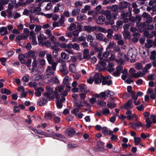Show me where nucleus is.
Masks as SVG:
<instances>
[{
    "label": "nucleus",
    "mask_w": 156,
    "mask_h": 156,
    "mask_svg": "<svg viewBox=\"0 0 156 156\" xmlns=\"http://www.w3.org/2000/svg\"><path fill=\"white\" fill-rule=\"evenodd\" d=\"M76 27V24L74 23H73L70 24L69 27L68 29L70 30H72L74 29Z\"/></svg>",
    "instance_id": "nucleus-64"
},
{
    "label": "nucleus",
    "mask_w": 156,
    "mask_h": 156,
    "mask_svg": "<svg viewBox=\"0 0 156 156\" xmlns=\"http://www.w3.org/2000/svg\"><path fill=\"white\" fill-rule=\"evenodd\" d=\"M60 71L64 75H66L68 73L67 68H60Z\"/></svg>",
    "instance_id": "nucleus-44"
},
{
    "label": "nucleus",
    "mask_w": 156,
    "mask_h": 156,
    "mask_svg": "<svg viewBox=\"0 0 156 156\" xmlns=\"http://www.w3.org/2000/svg\"><path fill=\"white\" fill-rule=\"evenodd\" d=\"M126 118L129 120H130L133 118H136V120H137V116L136 114H132V111L130 110H128L126 111Z\"/></svg>",
    "instance_id": "nucleus-10"
},
{
    "label": "nucleus",
    "mask_w": 156,
    "mask_h": 156,
    "mask_svg": "<svg viewBox=\"0 0 156 156\" xmlns=\"http://www.w3.org/2000/svg\"><path fill=\"white\" fill-rule=\"evenodd\" d=\"M66 133L68 136H72L74 134L75 131L72 128H69L66 130Z\"/></svg>",
    "instance_id": "nucleus-24"
},
{
    "label": "nucleus",
    "mask_w": 156,
    "mask_h": 156,
    "mask_svg": "<svg viewBox=\"0 0 156 156\" xmlns=\"http://www.w3.org/2000/svg\"><path fill=\"white\" fill-rule=\"evenodd\" d=\"M121 5L120 6V8L122 9H125L129 7L130 4L126 2H121Z\"/></svg>",
    "instance_id": "nucleus-28"
},
{
    "label": "nucleus",
    "mask_w": 156,
    "mask_h": 156,
    "mask_svg": "<svg viewBox=\"0 0 156 156\" xmlns=\"http://www.w3.org/2000/svg\"><path fill=\"white\" fill-rule=\"evenodd\" d=\"M113 38L115 40H119L121 39V37L120 34H116L113 36Z\"/></svg>",
    "instance_id": "nucleus-60"
},
{
    "label": "nucleus",
    "mask_w": 156,
    "mask_h": 156,
    "mask_svg": "<svg viewBox=\"0 0 156 156\" xmlns=\"http://www.w3.org/2000/svg\"><path fill=\"white\" fill-rule=\"evenodd\" d=\"M145 121L146 122V126H147V127H149L151 126L152 122L148 118H145Z\"/></svg>",
    "instance_id": "nucleus-47"
},
{
    "label": "nucleus",
    "mask_w": 156,
    "mask_h": 156,
    "mask_svg": "<svg viewBox=\"0 0 156 156\" xmlns=\"http://www.w3.org/2000/svg\"><path fill=\"white\" fill-rule=\"evenodd\" d=\"M71 78L68 76H66L63 79V83L64 84L68 83L70 80H71Z\"/></svg>",
    "instance_id": "nucleus-46"
},
{
    "label": "nucleus",
    "mask_w": 156,
    "mask_h": 156,
    "mask_svg": "<svg viewBox=\"0 0 156 156\" xmlns=\"http://www.w3.org/2000/svg\"><path fill=\"white\" fill-rule=\"evenodd\" d=\"M54 113L51 111L46 112L44 115L45 118L48 120L50 119L51 118L54 117Z\"/></svg>",
    "instance_id": "nucleus-15"
},
{
    "label": "nucleus",
    "mask_w": 156,
    "mask_h": 156,
    "mask_svg": "<svg viewBox=\"0 0 156 156\" xmlns=\"http://www.w3.org/2000/svg\"><path fill=\"white\" fill-rule=\"evenodd\" d=\"M101 13L105 16L106 20L109 21L107 22V24H109L112 25L114 23V20L116 18L115 14L111 13L110 11L108 10H102Z\"/></svg>",
    "instance_id": "nucleus-3"
},
{
    "label": "nucleus",
    "mask_w": 156,
    "mask_h": 156,
    "mask_svg": "<svg viewBox=\"0 0 156 156\" xmlns=\"http://www.w3.org/2000/svg\"><path fill=\"white\" fill-rule=\"evenodd\" d=\"M61 55L62 58L65 60H67L69 58V55L65 52H62L61 54Z\"/></svg>",
    "instance_id": "nucleus-38"
},
{
    "label": "nucleus",
    "mask_w": 156,
    "mask_h": 156,
    "mask_svg": "<svg viewBox=\"0 0 156 156\" xmlns=\"http://www.w3.org/2000/svg\"><path fill=\"white\" fill-rule=\"evenodd\" d=\"M66 21L65 17L63 16H61L60 18L58 21V22L60 24V26H63L64 22Z\"/></svg>",
    "instance_id": "nucleus-35"
},
{
    "label": "nucleus",
    "mask_w": 156,
    "mask_h": 156,
    "mask_svg": "<svg viewBox=\"0 0 156 156\" xmlns=\"http://www.w3.org/2000/svg\"><path fill=\"white\" fill-rule=\"evenodd\" d=\"M46 38L44 37V35L41 34L40 33V35L38 37V39L39 42V44L40 45H42V44H43V40Z\"/></svg>",
    "instance_id": "nucleus-20"
},
{
    "label": "nucleus",
    "mask_w": 156,
    "mask_h": 156,
    "mask_svg": "<svg viewBox=\"0 0 156 156\" xmlns=\"http://www.w3.org/2000/svg\"><path fill=\"white\" fill-rule=\"evenodd\" d=\"M96 38L98 41H102L104 37V35L101 33H99L96 34Z\"/></svg>",
    "instance_id": "nucleus-31"
},
{
    "label": "nucleus",
    "mask_w": 156,
    "mask_h": 156,
    "mask_svg": "<svg viewBox=\"0 0 156 156\" xmlns=\"http://www.w3.org/2000/svg\"><path fill=\"white\" fill-rule=\"evenodd\" d=\"M114 63L112 62H109L108 65L107 67V69L108 72H111L115 70V68H113L114 66Z\"/></svg>",
    "instance_id": "nucleus-17"
},
{
    "label": "nucleus",
    "mask_w": 156,
    "mask_h": 156,
    "mask_svg": "<svg viewBox=\"0 0 156 156\" xmlns=\"http://www.w3.org/2000/svg\"><path fill=\"white\" fill-rule=\"evenodd\" d=\"M73 48L75 50L79 51L80 49L79 45L76 43H74L73 44Z\"/></svg>",
    "instance_id": "nucleus-54"
},
{
    "label": "nucleus",
    "mask_w": 156,
    "mask_h": 156,
    "mask_svg": "<svg viewBox=\"0 0 156 156\" xmlns=\"http://www.w3.org/2000/svg\"><path fill=\"white\" fill-rule=\"evenodd\" d=\"M46 57L48 63L52 65L54 62H53V60L51 55L49 54H46Z\"/></svg>",
    "instance_id": "nucleus-30"
},
{
    "label": "nucleus",
    "mask_w": 156,
    "mask_h": 156,
    "mask_svg": "<svg viewBox=\"0 0 156 156\" xmlns=\"http://www.w3.org/2000/svg\"><path fill=\"white\" fill-rule=\"evenodd\" d=\"M26 57H31L32 58H36L35 56V52L34 51L30 50L27 53L25 54Z\"/></svg>",
    "instance_id": "nucleus-18"
},
{
    "label": "nucleus",
    "mask_w": 156,
    "mask_h": 156,
    "mask_svg": "<svg viewBox=\"0 0 156 156\" xmlns=\"http://www.w3.org/2000/svg\"><path fill=\"white\" fill-rule=\"evenodd\" d=\"M136 54V50L132 49H131L129 50L127 53V56H126L124 54L119 53L118 54V57L119 58V59H118V60H119L118 62H120L121 64H123L124 61H127L129 60V57L132 58L135 57Z\"/></svg>",
    "instance_id": "nucleus-2"
},
{
    "label": "nucleus",
    "mask_w": 156,
    "mask_h": 156,
    "mask_svg": "<svg viewBox=\"0 0 156 156\" xmlns=\"http://www.w3.org/2000/svg\"><path fill=\"white\" fill-rule=\"evenodd\" d=\"M131 94L132 96V98L133 100L134 101L137 100L138 96L137 94H136L135 92H132Z\"/></svg>",
    "instance_id": "nucleus-61"
},
{
    "label": "nucleus",
    "mask_w": 156,
    "mask_h": 156,
    "mask_svg": "<svg viewBox=\"0 0 156 156\" xmlns=\"http://www.w3.org/2000/svg\"><path fill=\"white\" fill-rule=\"evenodd\" d=\"M136 72L134 69L130 68L129 71L130 77L134 78H138L140 77H142L144 76V73L140 71H138L136 73Z\"/></svg>",
    "instance_id": "nucleus-5"
},
{
    "label": "nucleus",
    "mask_w": 156,
    "mask_h": 156,
    "mask_svg": "<svg viewBox=\"0 0 156 156\" xmlns=\"http://www.w3.org/2000/svg\"><path fill=\"white\" fill-rule=\"evenodd\" d=\"M109 54V53L107 51H105L103 54L102 55V54L101 52H99L98 54V58L101 60H103L105 61L108 62V59H107V58Z\"/></svg>",
    "instance_id": "nucleus-8"
},
{
    "label": "nucleus",
    "mask_w": 156,
    "mask_h": 156,
    "mask_svg": "<svg viewBox=\"0 0 156 156\" xmlns=\"http://www.w3.org/2000/svg\"><path fill=\"white\" fill-rule=\"evenodd\" d=\"M133 101L132 99H129L125 104L123 105V108L125 109H132L133 107V106L132 105Z\"/></svg>",
    "instance_id": "nucleus-9"
},
{
    "label": "nucleus",
    "mask_w": 156,
    "mask_h": 156,
    "mask_svg": "<svg viewBox=\"0 0 156 156\" xmlns=\"http://www.w3.org/2000/svg\"><path fill=\"white\" fill-rule=\"evenodd\" d=\"M96 26H91L90 25L84 26L83 30L86 31L88 33H91L94 31H95Z\"/></svg>",
    "instance_id": "nucleus-11"
},
{
    "label": "nucleus",
    "mask_w": 156,
    "mask_h": 156,
    "mask_svg": "<svg viewBox=\"0 0 156 156\" xmlns=\"http://www.w3.org/2000/svg\"><path fill=\"white\" fill-rule=\"evenodd\" d=\"M29 76L28 74L26 76H24L22 78V80L24 82H27L29 80Z\"/></svg>",
    "instance_id": "nucleus-63"
},
{
    "label": "nucleus",
    "mask_w": 156,
    "mask_h": 156,
    "mask_svg": "<svg viewBox=\"0 0 156 156\" xmlns=\"http://www.w3.org/2000/svg\"><path fill=\"white\" fill-rule=\"evenodd\" d=\"M129 13L128 12H123L120 15V18L121 19L127 18L128 17Z\"/></svg>",
    "instance_id": "nucleus-56"
},
{
    "label": "nucleus",
    "mask_w": 156,
    "mask_h": 156,
    "mask_svg": "<svg viewBox=\"0 0 156 156\" xmlns=\"http://www.w3.org/2000/svg\"><path fill=\"white\" fill-rule=\"evenodd\" d=\"M107 106L110 108H115L116 106V104L113 103H110L108 102Z\"/></svg>",
    "instance_id": "nucleus-59"
},
{
    "label": "nucleus",
    "mask_w": 156,
    "mask_h": 156,
    "mask_svg": "<svg viewBox=\"0 0 156 156\" xmlns=\"http://www.w3.org/2000/svg\"><path fill=\"white\" fill-rule=\"evenodd\" d=\"M53 121L55 123H59L61 121V119L59 117L54 116L53 117Z\"/></svg>",
    "instance_id": "nucleus-62"
},
{
    "label": "nucleus",
    "mask_w": 156,
    "mask_h": 156,
    "mask_svg": "<svg viewBox=\"0 0 156 156\" xmlns=\"http://www.w3.org/2000/svg\"><path fill=\"white\" fill-rule=\"evenodd\" d=\"M45 45L48 47H49L51 46V44L49 40H47L45 41L44 42H43V44H42V45L41 46H43V45Z\"/></svg>",
    "instance_id": "nucleus-57"
},
{
    "label": "nucleus",
    "mask_w": 156,
    "mask_h": 156,
    "mask_svg": "<svg viewBox=\"0 0 156 156\" xmlns=\"http://www.w3.org/2000/svg\"><path fill=\"white\" fill-rule=\"evenodd\" d=\"M110 113V111L109 110L106 108H103L102 110V113L104 115H107Z\"/></svg>",
    "instance_id": "nucleus-58"
},
{
    "label": "nucleus",
    "mask_w": 156,
    "mask_h": 156,
    "mask_svg": "<svg viewBox=\"0 0 156 156\" xmlns=\"http://www.w3.org/2000/svg\"><path fill=\"white\" fill-rule=\"evenodd\" d=\"M151 66L152 64L151 63L147 64L145 65L144 67L142 69L143 72H142L144 73V75L145 74L149 72V69Z\"/></svg>",
    "instance_id": "nucleus-16"
},
{
    "label": "nucleus",
    "mask_w": 156,
    "mask_h": 156,
    "mask_svg": "<svg viewBox=\"0 0 156 156\" xmlns=\"http://www.w3.org/2000/svg\"><path fill=\"white\" fill-rule=\"evenodd\" d=\"M102 80V84L103 85H106L109 86L112 83V81L111 80V77L109 76H106L105 77L103 76Z\"/></svg>",
    "instance_id": "nucleus-7"
},
{
    "label": "nucleus",
    "mask_w": 156,
    "mask_h": 156,
    "mask_svg": "<svg viewBox=\"0 0 156 156\" xmlns=\"http://www.w3.org/2000/svg\"><path fill=\"white\" fill-rule=\"evenodd\" d=\"M83 58L88 59L90 58V55L89 54V50L87 49H85L83 52Z\"/></svg>",
    "instance_id": "nucleus-21"
},
{
    "label": "nucleus",
    "mask_w": 156,
    "mask_h": 156,
    "mask_svg": "<svg viewBox=\"0 0 156 156\" xmlns=\"http://www.w3.org/2000/svg\"><path fill=\"white\" fill-rule=\"evenodd\" d=\"M93 77L95 83L98 84L101 83L103 76L101 73H95Z\"/></svg>",
    "instance_id": "nucleus-6"
},
{
    "label": "nucleus",
    "mask_w": 156,
    "mask_h": 156,
    "mask_svg": "<svg viewBox=\"0 0 156 156\" xmlns=\"http://www.w3.org/2000/svg\"><path fill=\"white\" fill-rule=\"evenodd\" d=\"M36 91L35 92V95L37 97H40L42 92L44 91V89L41 87H39V88L35 90Z\"/></svg>",
    "instance_id": "nucleus-22"
},
{
    "label": "nucleus",
    "mask_w": 156,
    "mask_h": 156,
    "mask_svg": "<svg viewBox=\"0 0 156 156\" xmlns=\"http://www.w3.org/2000/svg\"><path fill=\"white\" fill-rule=\"evenodd\" d=\"M30 39L31 40H34L36 39L35 36V34L34 33V31H31L30 33Z\"/></svg>",
    "instance_id": "nucleus-50"
},
{
    "label": "nucleus",
    "mask_w": 156,
    "mask_h": 156,
    "mask_svg": "<svg viewBox=\"0 0 156 156\" xmlns=\"http://www.w3.org/2000/svg\"><path fill=\"white\" fill-rule=\"evenodd\" d=\"M130 125L131 127L133 129H136V128H139L142 125V123L139 121L137 122L136 123L133 124L132 122L130 123Z\"/></svg>",
    "instance_id": "nucleus-19"
},
{
    "label": "nucleus",
    "mask_w": 156,
    "mask_h": 156,
    "mask_svg": "<svg viewBox=\"0 0 156 156\" xmlns=\"http://www.w3.org/2000/svg\"><path fill=\"white\" fill-rule=\"evenodd\" d=\"M29 70L30 71V73L34 76L38 74L40 72L39 67H32L31 68H30L29 69Z\"/></svg>",
    "instance_id": "nucleus-13"
},
{
    "label": "nucleus",
    "mask_w": 156,
    "mask_h": 156,
    "mask_svg": "<svg viewBox=\"0 0 156 156\" xmlns=\"http://www.w3.org/2000/svg\"><path fill=\"white\" fill-rule=\"evenodd\" d=\"M8 34L7 28L5 27H2L0 28V35H3Z\"/></svg>",
    "instance_id": "nucleus-23"
},
{
    "label": "nucleus",
    "mask_w": 156,
    "mask_h": 156,
    "mask_svg": "<svg viewBox=\"0 0 156 156\" xmlns=\"http://www.w3.org/2000/svg\"><path fill=\"white\" fill-rule=\"evenodd\" d=\"M113 33V30L111 29H108L106 30V33H107V37L108 39H111L112 37V34Z\"/></svg>",
    "instance_id": "nucleus-26"
},
{
    "label": "nucleus",
    "mask_w": 156,
    "mask_h": 156,
    "mask_svg": "<svg viewBox=\"0 0 156 156\" xmlns=\"http://www.w3.org/2000/svg\"><path fill=\"white\" fill-rule=\"evenodd\" d=\"M49 37V39L51 40V43L55 44L56 43L55 41H56V39L55 37L52 35Z\"/></svg>",
    "instance_id": "nucleus-52"
},
{
    "label": "nucleus",
    "mask_w": 156,
    "mask_h": 156,
    "mask_svg": "<svg viewBox=\"0 0 156 156\" xmlns=\"http://www.w3.org/2000/svg\"><path fill=\"white\" fill-rule=\"evenodd\" d=\"M31 60L28 59L26 61L25 60L24 61V63H22V64H25L28 67H30L31 66Z\"/></svg>",
    "instance_id": "nucleus-39"
},
{
    "label": "nucleus",
    "mask_w": 156,
    "mask_h": 156,
    "mask_svg": "<svg viewBox=\"0 0 156 156\" xmlns=\"http://www.w3.org/2000/svg\"><path fill=\"white\" fill-rule=\"evenodd\" d=\"M80 12V10L79 9H74L73 10L72 12V16H76Z\"/></svg>",
    "instance_id": "nucleus-33"
},
{
    "label": "nucleus",
    "mask_w": 156,
    "mask_h": 156,
    "mask_svg": "<svg viewBox=\"0 0 156 156\" xmlns=\"http://www.w3.org/2000/svg\"><path fill=\"white\" fill-rule=\"evenodd\" d=\"M79 89L80 91L83 92L86 94L89 92V90L87 89V87L86 85L83 84H80L78 86Z\"/></svg>",
    "instance_id": "nucleus-12"
},
{
    "label": "nucleus",
    "mask_w": 156,
    "mask_h": 156,
    "mask_svg": "<svg viewBox=\"0 0 156 156\" xmlns=\"http://www.w3.org/2000/svg\"><path fill=\"white\" fill-rule=\"evenodd\" d=\"M90 8V6L88 5H85L83 9L81 10V12L82 13H85L87 11L89 10Z\"/></svg>",
    "instance_id": "nucleus-34"
},
{
    "label": "nucleus",
    "mask_w": 156,
    "mask_h": 156,
    "mask_svg": "<svg viewBox=\"0 0 156 156\" xmlns=\"http://www.w3.org/2000/svg\"><path fill=\"white\" fill-rule=\"evenodd\" d=\"M1 91L2 94H5L7 95H9L11 94V91L6 88H2Z\"/></svg>",
    "instance_id": "nucleus-43"
},
{
    "label": "nucleus",
    "mask_w": 156,
    "mask_h": 156,
    "mask_svg": "<svg viewBox=\"0 0 156 156\" xmlns=\"http://www.w3.org/2000/svg\"><path fill=\"white\" fill-rule=\"evenodd\" d=\"M57 63L54 62L51 65V66H48L45 71V75L47 78H49L54 76L56 70Z\"/></svg>",
    "instance_id": "nucleus-4"
},
{
    "label": "nucleus",
    "mask_w": 156,
    "mask_h": 156,
    "mask_svg": "<svg viewBox=\"0 0 156 156\" xmlns=\"http://www.w3.org/2000/svg\"><path fill=\"white\" fill-rule=\"evenodd\" d=\"M106 30L101 27H98L96 26V31H99L101 32L106 33Z\"/></svg>",
    "instance_id": "nucleus-45"
},
{
    "label": "nucleus",
    "mask_w": 156,
    "mask_h": 156,
    "mask_svg": "<svg viewBox=\"0 0 156 156\" xmlns=\"http://www.w3.org/2000/svg\"><path fill=\"white\" fill-rule=\"evenodd\" d=\"M143 66V65L141 63H136L135 64V68L137 70H140L142 69Z\"/></svg>",
    "instance_id": "nucleus-37"
},
{
    "label": "nucleus",
    "mask_w": 156,
    "mask_h": 156,
    "mask_svg": "<svg viewBox=\"0 0 156 156\" xmlns=\"http://www.w3.org/2000/svg\"><path fill=\"white\" fill-rule=\"evenodd\" d=\"M103 60L100 59V61H99V63L100 65L101 66V67L103 68V69L105 68L106 66V63L105 62V61H103Z\"/></svg>",
    "instance_id": "nucleus-55"
},
{
    "label": "nucleus",
    "mask_w": 156,
    "mask_h": 156,
    "mask_svg": "<svg viewBox=\"0 0 156 156\" xmlns=\"http://www.w3.org/2000/svg\"><path fill=\"white\" fill-rule=\"evenodd\" d=\"M25 56V55H24L23 54H20L19 55V59L22 64V63H24V61L25 60L24 59Z\"/></svg>",
    "instance_id": "nucleus-40"
},
{
    "label": "nucleus",
    "mask_w": 156,
    "mask_h": 156,
    "mask_svg": "<svg viewBox=\"0 0 156 156\" xmlns=\"http://www.w3.org/2000/svg\"><path fill=\"white\" fill-rule=\"evenodd\" d=\"M69 68V71L75 73L76 71V66L74 64H70Z\"/></svg>",
    "instance_id": "nucleus-29"
},
{
    "label": "nucleus",
    "mask_w": 156,
    "mask_h": 156,
    "mask_svg": "<svg viewBox=\"0 0 156 156\" xmlns=\"http://www.w3.org/2000/svg\"><path fill=\"white\" fill-rule=\"evenodd\" d=\"M38 63V61L36 58H34L32 64V67H37Z\"/></svg>",
    "instance_id": "nucleus-49"
},
{
    "label": "nucleus",
    "mask_w": 156,
    "mask_h": 156,
    "mask_svg": "<svg viewBox=\"0 0 156 156\" xmlns=\"http://www.w3.org/2000/svg\"><path fill=\"white\" fill-rule=\"evenodd\" d=\"M29 86L31 87H34L35 90L37 89L40 87L39 84L36 83L35 82H31L29 83Z\"/></svg>",
    "instance_id": "nucleus-25"
},
{
    "label": "nucleus",
    "mask_w": 156,
    "mask_h": 156,
    "mask_svg": "<svg viewBox=\"0 0 156 156\" xmlns=\"http://www.w3.org/2000/svg\"><path fill=\"white\" fill-rule=\"evenodd\" d=\"M86 38L87 41L90 42H92L94 40L93 37L90 34H88Z\"/></svg>",
    "instance_id": "nucleus-51"
},
{
    "label": "nucleus",
    "mask_w": 156,
    "mask_h": 156,
    "mask_svg": "<svg viewBox=\"0 0 156 156\" xmlns=\"http://www.w3.org/2000/svg\"><path fill=\"white\" fill-rule=\"evenodd\" d=\"M80 103H81L80 104H77V106L78 107V108H80L81 107L83 106V105H82L81 104L82 103L85 101V98L86 97V94L85 93H81V94H80Z\"/></svg>",
    "instance_id": "nucleus-14"
},
{
    "label": "nucleus",
    "mask_w": 156,
    "mask_h": 156,
    "mask_svg": "<svg viewBox=\"0 0 156 156\" xmlns=\"http://www.w3.org/2000/svg\"><path fill=\"white\" fill-rule=\"evenodd\" d=\"M51 81L52 83L54 84H58L59 83L58 79L55 76L52 77L51 79Z\"/></svg>",
    "instance_id": "nucleus-36"
},
{
    "label": "nucleus",
    "mask_w": 156,
    "mask_h": 156,
    "mask_svg": "<svg viewBox=\"0 0 156 156\" xmlns=\"http://www.w3.org/2000/svg\"><path fill=\"white\" fill-rule=\"evenodd\" d=\"M83 2L80 1H77L74 3L75 6L76 8L79 7L82 5Z\"/></svg>",
    "instance_id": "nucleus-48"
},
{
    "label": "nucleus",
    "mask_w": 156,
    "mask_h": 156,
    "mask_svg": "<svg viewBox=\"0 0 156 156\" xmlns=\"http://www.w3.org/2000/svg\"><path fill=\"white\" fill-rule=\"evenodd\" d=\"M141 140L139 137H134V143L135 145H138L141 142Z\"/></svg>",
    "instance_id": "nucleus-41"
},
{
    "label": "nucleus",
    "mask_w": 156,
    "mask_h": 156,
    "mask_svg": "<svg viewBox=\"0 0 156 156\" xmlns=\"http://www.w3.org/2000/svg\"><path fill=\"white\" fill-rule=\"evenodd\" d=\"M115 46V44L113 41H111L108 44L106 48L107 49L113 48Z\"/></svg>",
    "instance_id": "nucleus-42"
},
{
    "label": "nucleus",
    "mask_w": 156,
    "mask_h": 156,
    "mask_svg": "<svg viewBox=\"0 0 156 156\" xmlns=\"http://www.w3.org/2000/svg\"><path fill=\"white\" fill-rule=\"evenodd\" d=\"M156 58V51L154 50L151 52L150 59L151 60L155 59Z\"/></svg>",
    "instance_id": "nucleus-32"
},
{
    "label": "nucleus",
    "mask_w": 156,
    "mask_h": 156,
    "mask_svg": "<svg viewBox=\"0 0 156 156\" xmlns=\"http://www.w3.org/2000/svg\"><path fill=\"white\" fill-rule=\"evenodd\" d=\"M102 133L104 134H108L109 130L108 129L105 127H103L101 128Z\"/></svg>",
    "instance_id": "nucleus-53"
},
{
    "label": "nucleus",
    "mask_w": 156,
    "mask_h": 156,
    "mask_svg": "<svg viewBox=\"0 0 156 156\" xmlns=\"http://www.w3.org/2000/svg\"><path fill=\"white\" fill-rule=\"evenodd\" d=\"M86 18V15L84 14H79L77 17V20L79 21H82L83 20H85Z\"/></svg>",
    "instance_id": "nucleus-27"
},
{
    "label": "nucleus",
    "mask_w": 156,
    "mask_h": 156,
    "mask_svg": "<svg viewBox=\"0 0 156 156\" xmlns=\"http://www.w3.org/2000/svg\"><path fill=\"white\" fill-rule=\"evenodd\" d=\"M64 85H61L56 87L54 90L53 87L47 86L46 87L47 92L44 94V95L47 100H53L55 97L57 100H58L60 99V95L63 96L67 95L68 92L64 89Z\"/></svg>",
    "instance_id": "nucleus-1"
}]
</instances>
